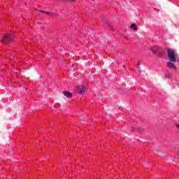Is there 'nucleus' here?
Here are the masks:
<instances>
[{
	"label": "nucleus",
	"mask_w": 179,
	"mask_h": 179,
	"mask_svg": "<svg viewBox=\"0 0 179 179\" xmlns=\"http://www.w3.org/2000/svg\"><path fill=\"white\" fill-rule=\"evenodd\" d=\"M150 50L153 54L157 55L158 57H163L164 55V50H163L159 46H152Z\"/></svg>",
	"instance_id": "f257e3e1"
},
{
	"label": "nucleus",
	"mask_w": 179,
	"mask_h": 179,
	"mask_svg": "<svg viewBox=\"0 0 179 179\" xmlns=\"http://www.w3.org/2000/svg\"><path fill=\"white\" fill-rule=\"evenodd\" d=\"M167 52H168V58L169 59V61L171 62H176L177 61V58L178 55L176 54V52L173 50V49H167Z\"/></svg>",
	"instance_id": "f03ea898"
},
{
	"label": "nucleus",
	"mask_w": 179,
	"mask_h": 179,
	"mask_svg": "<svg viewBox=\"0 0 179 179\" xmlns=\"http://www.w3.org/2000/svg\"><path fill=\"white\" fill-rule=\"evenodd\" d=\"M13 35L10 34H6L4 35L3 39H2V43L3 44H9L10 43H13Z\"/></svg>",
	"instance_id": "7ed1b4c3"
},
{
	"label": "nucleus",
	"mask_w": 179,
	"mask_h": 179,
	"mask_svg": "<svg viewBox=\"0 0 179 179\" xmlns=\"http://www.w3.org/2000/svg\"><path fill=\"white\" fill-rule=\"evenodd\" d=\"M86 90V87L85 86H80L77 87V92L79 94H82Z\"/></svg>",
	"instance_id": "20e7f679"
},
{
	"label": "nucleus",
	"mask_w": 179,
	"mask_h": 179,
	"mask_svg": "<svg viewBox=\"0 0 179 179\" xmlns=\"http://www.w3.org/2000/svg\"><path fill=\"white\" fill-rule=\"evenodd\" d=\"M38 12H41V13H45V15H49V16H55V13L47 12L43 10H38Z\"/></svg>",
	"instance_id": "39448f33"
},
{
	"label": "nucleus",
	"mask_w": 179,
	"mask_h": 179,
	"mask_svg": "<svg viewBox=\"0 0 179 179\" xmlns=\"http://www.w3.org/2000/svg\"><path fill=\"white\" fill-rule=\"evenodd\" d=\"M63 94L64 96H66V97H67L68 99H71L72 98V93L68 92V91H64L63 92Z\"/></svg>",
	"instance_id": "423d86ee"
},
{
	"label": "nucleus",
	"mask_w": 179,
	"mask_h": 179,
	"mask_svg": "<svg viewBox=\"0 0 179 179\" xmlns=\"http://www.w3.org/2000/svg\"><path fill=\"white\" fill-rule=\"evenodd\" d=\"M167 66L168 68H170L171 69H177V67L176 66V65H174V64L171 63V62H168L167 63Z\"/></svg>",
	"instance_id": "0eeeda50"
},
{
	"label": "nucleus",
	"mask_w": 179,
	"mask_h": 179,
	"mask_svg": "<svg viewBox=\"0 0 179 179\" xmlns=\"http://www.w3.org/2000/svg\"><path fill=\"white\" fill-rule=\"evenodd\" d=\"M130 29H131L132 30H134L135 31L138 30V27H136V24H131L130 26Z\"/></svg>",
	"instance_id": "6e6552de"
},
{
	"label": "nucleus",
	"mask_w": 179,
	"mask_h": 179,
	"mask_svg": "<svg viewBox=\"0 0 179 179\" xmlns=\"http://www.w3.org/2000/svg\"><path fill=\"white\" fill-rule=\"evenodd\" d=\"M165 78H173V74H171V73H167L165 75Z\"/></svg>",
	"instance_id": "1a4fd4ad"
},
{
	"label": "nucleus",
	"mask_w": 179,
	"mask_h": 179,
	"mask_svg": "<svg viewBox=\"0 0 179 179\" xmlns=\"http://www.w3.org/2000/svg\"><path fill=\"white\" fill-rule=\"evenodd\" d=\"M11 53L13 54V55L12 56H9V58H10V59H13V58H15V55H13L15 54V52H11Z\"/></svg>",
	"instance_id": "9d476101"
},
{
	"label": "nucleus",
	"mask_w": 179,
	"mask_h": 179,
	"mask_svg": "<svg viewBox=\"0 0 179 179\" xmlns=\"http://www.w3.org/2000/svg\"><path fill=\"white\" fill-rule=\"evenodd\" d=\"M66 2H75L76 0H65Z\"/></svg>",
	"instance_id": "9b49d317"
},
{
	"label": "nucleus",
	"mask_w": 179,
	"mask_h": 179,
	"mask_svg": "<svg viewBox=\"0 0 179 179\" xmlns=\"http://www.w3.org/2000/svg\"><path fill=\"white\" fill-rule=\"evenodd\" d=\"M131 131H132V132L135 131V127H131Z\"/></svg>",
	"instance_id": "f8f14e48"
},
{
	"label": "nucleus",
	"mask_w": 179,
	"mask_h": 179,
	"mask_svg": "<svg viewBox=\"0 0 179 179\" xmlns=\"http://www.w3.org/2000/svg\"><path fill=\"white\" fill-rule=\"evenodd\" d=\"M176 127L179 129V124H176Z\"/></svg>",
	"instance_id": "ddd939ff"
}]
</instances>
